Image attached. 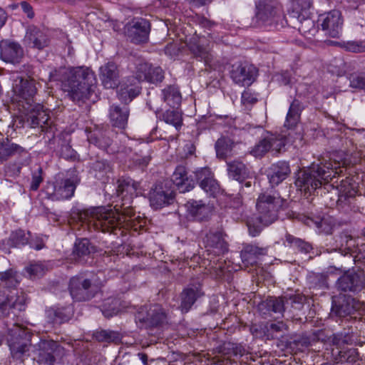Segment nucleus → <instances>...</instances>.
Listing matches in <instances>:
<instances>
[{
    "mask_svg": "<svg viewBox=\"0 0 365 365\" xmlns=\"http://www.w3.org/2000/svg\"><path fill=\"white\" fill-rule=\"evenodd\" d=\"M195 176L200 187L210 196H215L219 192L220 187L214 175L208 168H202L195 173Z\"/></svg>",
    "mask_w": 365,
    "mask_h": 365,
    "instance_id": "obj_24",
    "label": "nucleus"
},
{
    "mask_svg": "<svg viewBox=\"0 0 365 365\" xmlns=\"http://www.w3.org/2000/svg\"><path fill=\"white\" fill-rule=\"evenodd\" d=\"M81 181L74 173L66 176L58 174L53 182H48L44 187L47 197L51 200H63L72 197Z\"/></svg>",
    "mask_w": 365,
    "mask_h": 365,
    "instance_id": "obj_7",
    "label": "nucleus"
},
{
    "mask_svg": "<svg viewBox=\"0 0 365 365\" xmlns=\"http://www.w3.org/2000/svg\"><path fill=\"white\" fill-rule=\"evenodd\" d=\"M332 354L335 355V361L336 363H349L353 364L359 359V354L356 349H348L339 350L337 348L336 351L332 350Z\"/></svg>",
    "mask_w": 365,
    "mask_h": 365,
    "instance_id": "obj_45",
    "label": "nucleus"
},
{
    "mask_svg": "<svg viewBox=\"0 0 365 365\" xmlns=\"http://www.w3.org/2000/svg\"><path fill=\"white\" fill-rule=\"evenodd\" d=\"M150 159L151 157L150 155L148 149L147 153L145 154L143 153V150H140V153H135L132 157L133 162L140 168L146 167L148 165Z\"/></svg>",
    "mask_w": 365,
    "mask_h": 365,
    "instance_id": "obj_63",
    "label": "nucleus"
},
{
    "mask_svg": "<svg viewBox=\"0 0 365 365\" xmlns=\"http://www.w3.org/2000/svg\"><path fill=\"white\" fill-rule=\"evenodd\" d=\"M270 143L271 141L269 138V135H267L259 140V142L252 148L250 153L256 158H261L268 151L271 150Z\"/></svg>",
    "mask_w": 365,
    "mask_h": 365,
    "instance_id": "obj_50",
    "label": "nucleus"
},
{
    "mask_svg": "<svg viewBox=\"0 0 365 365\" xmlns=\"http://www.w3.org/2000/svg\"><path fill=\"white\" fill-rule=\"evenodd\" d=\"M256 76L257 68L247 63L233 65L230 72L233 81L242 86L251 85Z\"/></svg>",
    "mask_w": 365,
    "mask_h": 365,
    "instance_id": "obj_19",
    "label": "nucleus"
},
{
    "mask_svg": "<svg viewBox=\"0 0 365 365\" xmlns=\"http://www.w3.org/2000/svg\"><path fill=\"white\" fill-rule=\"evenodd\" d=\"M204 243L207 252H212L216 255H223L228 250L227 243L221 230H210L204 238Z\"/></svg>",
    "mask_w": 365,
    "mask_h": 365,
    "instance_id": "obj_23",
    "label": "nucleus"
},
{
    "mask_svg": "<svg viewBox=\"0 0 365 365\" xmlns=\"http://www.w3.org/2000/svg\"><path fill=\"white\" fill-rule=\"evenodd\" d=\"M90 143L103 150H107L111 145L112 140L106 130H95L88 136Z\"/></svg>",
    "mask_w": 365,
    "mask_h": 365,
    "instance_id": "obj_40",
    "label": "nucleus"
},
{
    "mask_svg": "<svg viewBox=\"0 0 365 365\" xmlns=\"http://www.w3.org/2000/svg\"><path fill=\"white\" fill-rule=\"evenodd\" d=\"M159 118L167 124L172 125L178 131L182 125V117L178 110L168 109L159 115Z\"/></svg>",
    "mask_w": 365,
    "mask_h": 365,
    "instance_id": "obj_44",
    "label": "nucleus"
},
{
    "mask_svg": "<svg viewBox=\"0 0 365 365\" xmlns=\"http://www.w3.org/2000/svg\"><path fill=\"white\" fill-rule=\"evenodd\" d=\"M135 321L141 328L155 327L167 323L168 316L161 305H146L139 309L135 314Z\"/></svg>",
    "mask_w": 365,
    "mask_h": 365,
    "instance_id": "obj_10",
    "label": "nucleus"
},
{
    "mask_svg": "<svg viewBox=\"0 0 365 365\" xmlns=\"http://www.w3.org/2000/svg\"><path fill=\"white\" fill-rule=\"evenodd\" d=\"M269 138L271 141V150L276 153H280L286 145V138L283 137H278L272 134L269 135Z\"/></svg>",
    "mask_w": 365,
    "mask_h": 365,
    "instance_id": "obj_62",
    "label": "nucleus"
},
{
    "mask_svg": "<svg viewBox=\"0 0 365 365\" xmlns=\"http://www.w3.org/2000/svg\"><path fill=\"white\" fill-rule=\"evenodd\" d=\"M150 65V63L145 61H140L136 64L135 76L137 80L148 82Z\"/></svg>",
    "mask_w": 365,
    "mask_h": 365,
    "instance_id": "obj_56",
    "label": "nucleus"
},
{
    "mask_svg": "<svg viewBox=\"0 0 365 365\" xmlns=\"http://www.w3.org/2000/svg\"><path fill=\"white\" fill-rule=\"evenodd\" d=\"M93 275L81 274L70 279L68 289L73 300L86 302L95 296L97 287L93 282Z\"/></svg>",
    "mask_w": 365,
    "mask_h": 365,
    "instance_id": "obj_9",
    "label": "nucleus"
},
{
    "mask_svg": "<svg viewBox=\"0 0 365 365\" xmlns=\"http://www.w3.org/2000/svg\"><path fill=\"white\" fill-rule=\"evenodd\" d=\"M217 354L216 358L217 363L224 362L225 361L230 363H235V360L232 357H241L246 353V350L242 345L231 341H225L222 344L217 346L215 349Z\"/></svg>",
    "mask_w": 365,
    "mask_h": 365,
    "instance_id": "obj_20",
    "label": "nucleus"
},
{
    "mask_svg": "<svg viewBox=\"0 0 365 365\" xmlns=\"http://www.w3.org/2000/svg\"><path fill=\"white\" fill-rule=\"evenodd\" d=\"M234 142L228 138H219L215 145L217 157L220 159H225L232 154Z\"/></svg>",
    "mask_w": 365,
    "mask_h": 365,
    "instance_id": "obj_47",
    "label": "nucleus"
},
{
    "mask_svg": "<svg viewBox=\"0 0 365 365\" xmlns=\"http://www.w3.org/2000/svg\"><path fill=\"white\" fill-rule=\"evenodd\" d=\"M58 348V344L53 340H41L32 350V359L38 365H54Z\"/></svg>",
    "mask_w": 365,
    "mask_h": 365,
    "instance_id": "obj_12",
    "label": "nucleus"
},
{
    "mask_svg": "<svg viewBox=\"0 0 365 365\" xmlns=\"http://www.w3.org/2000/svg\"><path fill=\"white\" fill-rule=\"evenodd\" d=\"M205 37L194 35L190 38L187 46L196 58L203 61L205 66L211 69H215L214 57L210 51V44L205 45Z\"/></svg>",
    "mask_w": 365,
    "mask_h": 365,
    "instance_id": "obj_16",
    "label": "nucleus"
},
{
    "mask_svg": "<svg viewBox=\"0 0 365 365\" xmlns=\"http://www.w3.org/2000/svg\"><path fill=\"white\" fill-rule=\"evenodd\" d=\"M23 298L15 294H6L0 292V317H6L10 311L17 309L22 311L24 309Z\"/></svg>",
    "mask_w": 365,
    "mask_h": 365,
    "instance_id": "obj_27",
    "label": "nucleus"
},
{
    "mask_svg": "<svg viewBox=\"0 0 365 365\" xmlns=\"http://www.w3.org/2000/svg\"><path fill=\"white\" fill-rule=\"evenodd\" d=\"M118 195H122L123 206L122 213L117 210L107 209L105 207H91L81 211L78 217L83 222L92 225L97 230L103 232H112L119 227L126 217H132L135 213L130 206H125L126 200H130L133 196L137 195V190L140 185L129 177H122L118 180Z\"/></svg>",
    "mask_w": 365,
    "mask_h": 365,
    "instance_id": "obj_1",
    "label": "nucleus"
},
{
    "mask_svg": "<svg viewBox=\"0 0 365 365\" xmlns=\"http://www.w3.org/2000/svg\"><path fill=\"white\" fill-rule=\"evenodd\" d=\"M304 108L303 103L299 99H294L290 103L284 125V127L288 129L294 128L300 120L301 113Z\"/></svg>",
    "mask_w": 365,
    "mask_h": 365,
    "instance_id": "obj_34",
    "label": "nucleus"
},
{
    "mask_svg": "<svg viewBox=\"0 0 365 365\" xmlns=\"http://www.w3.org/2000/svg\"><path fill=\"white\" fill-rule=\"evenodd\" d=\"M227 173L230 178L240 182L248 178L250 175V169L240 160H232L227 163Z\"/></svg>",
    "mask_w": 365,
    "mask_h": 365,
    "instance_id": "obj_35",
    "label": "nucleus"
},
{
    "mask_svg": "<svg viewBox=\"0 0 365 365\" xmlns=\"http://www.w3.org/2000/svg\"><path fill=\"white\" fill-rule=\"evenodd\" d=\"M36 81L34 79H24V77H17L13 83L12 100L16 102L19 112L23 120L31 128L48 124L50 118L43 110V106L35 103L34 96L36 93Z\"/></svg>",
    "mask_w": 365,
    "mask_h": 365,
    "instance_id": "obj_2",
    "label": "nucleus"
},
{
    "mask_svg": "<svg viewBox=\"0 0 365 365\" xmlns=\"http://www.w3.org/2000/svg\"><path fill=\"white\" fill-rule=\"evenodd\" d=\"M26 40L30 46L37 49H42L48 44L47 35L35 26H31L28 29Z\"/></svg>",
    "mask_w": 365,
    "mask_h": 365,
    "instance_id": "obj_31",
    "label": "nucleus"
},
{
    "mask_svg": "<svg viewBox=\"0 0 365 365\" xmlns=\"http://www.w3.org/2000/svg\"><path fill=\"white\" fill-rule=\"evenodd\" d=\"M73 313L71 307L51 308L47 310V317L53 324H61L69 320Z\"/></svg>",
    "mask_w": 365,
    "mask_h": 365,
    "instance_id": "obj_38",
    "label": "nucleus"
},
{
    "mask_svg": "<svg viewBox=\"0 0 365 365\" xmlns=\"http://www.w3.org/2000/svg\"><path fill=\"white\" fill-rule=\"evenodd\" d=\"M311 287L314 288L327 289V275L323 273H310L307 277Z\"/></svg>",
    "mask_w": 365,
    "mask_h": 365,
    "instance_id": "obj_53",
    "label": "nucleus"
},
{
    "mask_svg": "<svg viewBox=\"0 0 365 365\" xmlns=\"http://www.w3.org/2000/svg\"><path fill=\"white\" fill-rule=\"evenodd\" d=\"M42 175L43 170L40 166H37L35 170H32L31 181L29 187L30 190L36 191L39 188L40 185L43 180Z\"/></svg>",
    "mask_w": 365,
    "mask_h": 365,
    "instance_id": "obj_60",
    "label": "nucleus"
},
{
    "mask_svg": "<svg viewBox=\"0 0 365 365\" xmlns=\"http://www.w3.org/2000/svg\"><path fill=\"white\" fill-rule=\"evenodd\" d=\"M21 153H26L24 148L11 143L8 139L0 142V162L6 160L13 155Z\"/></svg>",
    "mask_w": 365,
    "mask_h": 365,
    "instance_id": "obj_42",
    "label": "nucleus"
},
{
    "mask_svg": "<svg viewBox=\"0 0 365 365\" xmlns=\"http://www.w3.org/2000/svg\"><path fill=\"white\" fill-rule=\"evenodd\" d=\"M24 57V50L21 45L9 40L0 41V58L6 63L17 64Z\"/></svg>",
    "mask_w": 365,
    "mask_h": 365,
    "instance_id": "obj_22",
    "label": "nucleus"
},
{
    "mask_svg": "<svg viewBox=\"0 0 365 365\" xmlns=\"http://www.w3.org/2000/svg\"><path fill=\"white\" fill-rule=\"evenodd\" d=\"M30 336L29 333L17 324L8 328L7 343L14 358L21 359L29 350Z\"/></svg>",
    "mask_w": 365,
    "mask_h": 365,
    "instance_id": "obj_11",
    "label": "nucleus"
},
{
    "mask_svg": "<svg viewBox=\"0 0 365 365\" xmlns=\"http://www.w3.org/2000/svg\"><path fill=\"white\" fill-rule=\"evenodd\" d=\"M267 254V247H261L252 244L244 245L241 251V258L244 262L250 264L257 263V260Z\"/></svg>",
    "mask_w": 365,
    "mask_h": 365,
    "instance_id": "obj_33",
    "label": "nucleus"
},
{
    "mask_svg": "<svg viewBox=\"0 0 365 365\" xmlns=\"http://www.w3.org/2000/svg\"><path fill=\"white\" fill-rule=\"evenodd\" d=\"M349 81L350 87L365 90V72L351 74L349 77Z\"/></svg>",
    "mask_w": 365,
    "mask_h": 365,
    "instance_id": "obj_59",
    "label": "nucleus"
},
{
    "mask_svg": "<svg viewBox=\"0 0 365 365\" xmlns=\"http://www.w3.org/2000/svg\"><path fill=\"white\" fill-rule=\"evenodd\" d=\"M93 337L101 342L115 344L120 343L122 339L120 332L106 329L96 330L93 333Z\"/></svg>",
    "mask_w": 365,
    "mask_h": 365,
    "instance_id": "obj_48",
    "label": "nucleus"
},
{
    "mask_svg": "<svg viewBox=\"0 0 365 365\" xmlns=\"http://www.w3.org/2000/svg\"><path fill=\"white\" fill-rule=\"evenodd\" d=\"M49 81H61L62 89L78 101L89 99L97 84L94 72L83 66L54 69L49 73Z\"/></svg>",
    "mask_w": 365,
    "mask_h": 365,
    "instance_id": "obj_3",
    "label": "nucleus"
},
{
    "mask_svg": "<svg viewBox=\"0 0 365 365\" xmlns=\"http://www.w3.org/2000/svg\"><path fill=\"white\" fill-rule=\"evenodd\" d=\"M92 172L97 180L105 183L108 180V175L112 172V167L108 160H98L93 163Z\"/></svg>",
    "mask_w": 365,
    "mask_h": 365,
    "instance_id": "obj_37",
    "label": "nucleus"
},
{
    "mask_svg": "<svg viewBox=\"0 0 365 365\" xmlns=\"http://www.w3.org/2000/svg\"><path fill=\"white\" fill-rule=\"evenodd\" d=\"M335 287L338 291L359 293L365 287V275L354 271L346 272L336 280Z\"/></svg>",
    "mask_w": 365,
    "mask_h": 365,
    "instance_id": "obj_15",
    "label": "nucleus"
},
{
    "mask_svg": "<svg viewBox=\"0 0 365 365\" xmlns=\"http://www.w3.org/2000/svg\"><path fill=\"white\" fill-rule=\"evenodd\" d=\"M290 346L293 349L303 351L304 349L308 348L309 346H313L314 344L311 334H309L303 335L298 339H294L291 342Z\"/></svg>",
    "mask_w": 365,
    "mask_h": 365,
    "instance_id": "obj_55",
    "label": "nucleus"
},
{
    "mask_svg": "<svg viewBox=\"0 0 365 365\" xmlns=\"http://www.w3.org/2000/svg\"><path fill=\"white\" fill-rule=\"evenodd\" d=\"M173 199V191L163 183L155 185L149 192L150 204L155 210L170 205Z\"/></svg>",
    "mask_w": 365,
    "mask_h": 365,
    "instance_id": "obj_21",
    "label": "nucleus"
},
{
    "mask_svg": "<svg viewBox=\"0 0 365 365\" xmlns=\"http://www.w3.org/2000/svg\"><path fill=\"white\" fill-rule=\"evenodd\" d=\"M285 237L286 242L289 245L297 249L302 252L307 254L312 249V247L309 243L302 240V239L297 238L290 234H287Z\"/></svg>",
    "mask_w": 365,
    "mask_h": 365,
    "instance_id": "obj_52",
    "label": "nucleus"
},
{
    "mask_svg": "<svg viewBox=\"0 0 365 365\" xmlns=\"http://www.w3.org/2000/svg\"><path fill=\"white\" fill-rule=\"evenodd\" d=\"M129 116V110L128 107H119L118 106H111L110 108L109 117L112 125L119 128H125Z\"/></svg>",
    "mask_w": 365,
    "mask_h": 365,
    "instance_id": "obj_36",
    "label": "nucleus"
},
{
    "mask_svg": "<svg viewBox=\"0 0 365 365\" xmlns=\"http://www.w3.org/2000/svg\"><path fill=\"white\" fill-rule=\"evenodd\" d=\"M284 306L283 298H282V297H272L261 302L258 305V309L263 317L267 318V316H271L272 313L283 316V313L284 312Z\"/></svg>",
    "mask_w": 365,
    "mask_h": 365,
    "instance_id": "obj_30",
    "label": "nucleus"
},
{
    "mask_svg": "<svg viewBox=\"0 0 365 365\" xmlns=\"http://www.w3.org/2000/svg\"><path fill=\"white\" fill-rule=\"evenodd\" d=\"M140 90L141 88L138 86H121L118 91V96L121 101L127 103L138 96Z\"/></svg>",
    "mask_w": 365,
    "mask_h": 365,
    "instance_id": "obj_49",
    "label": "nucleus"
},
{
    "mask_svg": "<svg viewBox=\"0 0 365 365\" xmlns=\"http://www.w3.org/2000/svg\"><path fill=\"white\" fill-rule=\"evenodd\" d=\"M286 200L281 197L279 193L264 192L259 195L256 207L258 220L263 225L268 226L278 218V213L283 209Z\"/></svg>",
    "mask_w": 365,
    "mask_h": 365,
    "instance_id": "obj_6",
    "label": "nucleus"
},
{
    "mask_svg": "<svg viewBox=\"0 0 365 365\" xmlns=\"http://www.w3.org/2000/svg\"><path fill=\"white\" fill-rule=\"evenodd\" d=\"M344 48L346 51L353 53H361L365 51V41H350L344 43Z\"/></svg>",
    "mask_w": 365,
    "mask_h": 365,
    "instance_id": "obj_64",
    "label": "nucleus"
},
{
    "mask_svg": "<svg viewBox=\"0 0 365 365\" xmlns=\"http://www.w3.org/2000/svg\"><path fill=\"white\" fill-rule=\"evenodd\" d=\"M150 25L148 20L135 18L126 26V34L136 44L145 43L148 40Z\"/></svg>",
    "mask_w": 365,
    "mask_h": 365,
    "instance_id": "obj_17",
    "label": "nucleus"
},
{
    "mask_svg": "<svg viewBox=\"0 0 365 365\" xmlns=\"http://www.w3.org/2000/svg\"><path fill=\"white\" fill-rule=\"evenodd\" d=\"M162 99L169 106L174 108L180 104L182 96L177 87L168 86L162 90Z\"/></svg>",
    "mask_w": 365,
    "mask_h": 365,
    "instance_id": "obj_41",
    "label": "nucleus"
},
{
    "mask_svg": "<svg viewBox=\"0 0 365 365\" xmlns=\"http://www.w3.org/2000/svg\"><path fill=\"white\" fill-rule=\"evenodd\" d=\"M305 224L314 227L319 233L331 234L334 226V221L330 216L307 217Z\"/></svg>",
    "mask_w": 365,
    "mask_h": 365,
    "instance_id": "obj_32",
    "label": "nucleus"
},
{
    "mask_svg": "<svg viewBox=\"0 0 365 365\" xmlns=\"http://www.w3.org/2000/svg\"><path fill=\"white\" fill-rule=\"evenodd\" d=\"M204 293L202 292L200 284H190L185 287L180 294V308L182 312H187L195 302L201 297Z\"/></svg>",
    "mask_w": 365,
    "mask_h": 365,
    "instance_id": "obj_26",
    "label": "nucleus"
},
{
    "mask_svg": "<svg viewBox=\"0 0 365 365\" xmlns=\"http://www.w3.org/2000/svg\"><path fill=\"white\" fill-rule=\"evenodd\" d=\"M149 76L148 78V83L157 84L161 83L164 79V71L159 66H153L150 65Z\"/></svg>",
    "mask_w": 365,
    "mask_h": 365,
    "instance_id": "obj_57",
    "label": "nucleus"
},
{
    "mask_svg": "<svg viewBox=\"0 0 365 365\" xmlns=\"http://www.w3.org/2000/svg\"><path fill=\"white\" fill-rule=\"evenodd\" d=\"M99 77L106 88H115L119 84V71L117 65L108 62L100 67Z\"/></svg>",
    "mask_w": 365,
    "mask_h": 365,
    "instance_id": "obj_25",
    "label": "nucleus"
},
{
    "mask_svg": "<svg viewBox=\"0 0 365 365\" xmlns=\"http://www.w3.org/2000/svg\"><path fill=\"white\" fill-rule=\"evenodd\" d=\"M30 236L29 232H25L21 229L13 231L7 239V245L11 247L20 248L29 243Z\"/></svg>",
    "mask_w": 365,
    "mask_h": 365,
    "instance_id": "obj_43",
    "label": "nucleus"
},
{
    "mask_svg": "<svg viewBox=\"0 0 365 365\" xmlns=\"http://www.w3.org/2000/svg\"><path fill=\"white\" fill-rule=\"evenodd\" d=\"M120 301L117 299L109 298L102 305V313L106 318L112 317L120 312Z\"/></svg>",
    "mask_w": 365,
    "mask_h": 365,
    "instance_id": "obj_51",
    "label": "nucleus"
},
{
    "mask_svg": "<svg viewBox=\"0 0 365 365\" xmlns=\"http://www.w3.org/2000/svg\"><path fill=\"white\" fill-rule=\"evenodd\" d=\"M290 173L289 165L287 162L279 161L272 164L267 170V178L272 186L282 182Z\"/></svg>",
    "mask_w": 365,
    "mask_h": 365,
    "instance_id": "obj_29",
    "label": "nucleus"
},
{
    "mask_svg": "<svg viewBox=\"0 0 365 365\" xmlns=\"http://www.w3.org/2000/svg\"><path fill=\"white\" fill-rule=\"evenodd\" d=\"M16 279L14 272L12 269H9L3 272H0V284L11 287L15 286Z\"/></svg>",
    "mask_w": 365,
    "mask_h": 365,
    "instance_id": "obj_61",
    "label": "nucleus"
},
{
    "mask_svg": "<svg viewBox=\"0 0 365 365\" xmlns=\"http://www.w3.org/2000/svg\"><path fill=\"white\" fill-rule=\"evenodd\" d=\"M255 19L259 26L276 29L289 25V20L284 16L277 0H259L256 3Z\"/></svg>",
    "mask_w": 365,
    "mask_h": 365,
    "instance_id": "obj_5",
    "label": "nucleus"
},
{
    "mask_svg": "<svg viewBox=\"0 0 365 365\" xmlns=\"http://www.w3.org/2000/svg\"><path fill=\"white\" fill-rule=\"evenodd\" d=\"M287 327L283 322H277V323H272L267 327V336L271 338H279L282 336L287 330Z\"/></svg>",
    "mask_w": 365,
    "mask_h": 365,
    "instance_id": "obj_54",
    "label": "nucleus"
},
{
    "mask_svg": "<svg viewBox=\"0 0 365 365\" xmlns=\"http://www.w3.org/2000/svg\"><path fill=\"white\" fill-rule=\"evenodd\" d=\"M94 252V246L91 245L88 239L83 238L76 240L73 254L75 256L76 259L80 260L81 257L87 256Z\"/></svg>",
    "mask_w": 365,
    "mask_h": 365,
    "instance_id": "obj_46",
    "label": "nucleus"
},
{
    "mask_svg": "<svg viewBox=\"0 0 365 365\" xmlns=\"http://www.w3.org/2000/svg\"><path fill=\"white\" fill-rule=\"evenodd\" d=\"M187 211L194 220L202 221L208 216L209 208L201 201L192 200L187 203Z\"/></svg>",
    "mask_w": 365,
    "mask_h": 365,
    "instance_id": "obj_39",
    "label": "nucleus"
},
{
    "mask_svg": "<svg viewBox=\"0 0 365 365\" xmlns=\"http://www.w3.org/2000/svg\"><path fill=\"white\" fill-rule=\"evenodd\" d=\"M172 181L179 192L182 193L191 190L195 185L194 180L187 176L186 168L183 165L176 167L172 175Z\"/></svg>",
    "mask_w": 365,
    "mask_h": 365,
    "instance_id": "obj_28",
    "label": "nucleus"
},
{
    "mask_svg": "<svg viewBox=\"0 0 365 365\" xmlns=\"http://www.w3.org/2000/svg\"><path fill=\"white\" fill-rule=\"evenodd\" d=\"M312 6V0H292L288 9L289 25L298 26L299 32L306 34L310 31L308 28L314 26L313 21L307 17V12Z\"/></svg>",
    "mask_w": 365,
    "mask_h": 365,
    "instance_id": "obj_8",
    "label": "nucleus"
},
{
    "mask_svg": "<svg viewBox=\"0 0 365 365\" xmlns=\"http://www.w3.org/2000/svg\"><path fill=\"white\" fill-rule=\"evenodd\" d=\"M26 273L31 279L42 277L46 272L45 267L41 263L31 264L25 268Z\"/></svg>",
    "mask_w": 365,
    "mask_h": 365,
    "instance_id": "obj_58",
    "label": "nucleus"
},
{
    "mask_svg": "<svg viewBox=\"0 0 365 365\" xmlns=\"http://www.w3.org/2000/svg\"><path fill=\"white\" fill-rule=\"evenodd\" d=\"M341 172L339 168V163L319 160L318 163H313L307 170L299 174L295 184L300 190L311 194L322 186H324V188L326 186L334 187L333 185L329 183Z\"/></svg>",
    "mask_w": 365,
    "mask_h": 365,
    "instance_id": "obj_4",
    "label": "nucleus"
},
{
    "mask_svg": "<svg viewBox=\"0 0 365 365\" xmlns=\"http://www.w3.org/2000/svg\"><path fill=\"white\" fill-rule=\"evenodd\" d=\"M336 187L338 195L337 206L339 209H343L347 212L351 200L357 192L356 184L352 178L347 177L341 180L340 184L337 185Z\"/></svg>",
    "mask_w": 365,
    "mask_h": 365,
    "instance_id": "obj_18",
    "label": "nucleus"
},
{
    "mask_svg": "<svg viewBox=\"0 0 365 365\" xmlns=\"http://www.w3.org/2000/svg\"><path fill=\"white\" fill-rule=\"evenodd\" d=\"M318 22L325 34L331 38H338L341 33L344 19L340 11L331 10L321 14Z\"/></svg>",
    "mask_w": 365,
    "mask_h": 365,
    "instance_id": "obj_14",
    "label": "nucleus"
},
{
    "mask_svg": "<svg viewBox=\"0 0 365 365\" xmlns=\"http://www.w3.org/2000/svg\"><path fill=\"white\" fill-rule=\"evenodd\" d=\"M362 306V302L351 296L339 294L332 298L331 312L339 317H345L361 309Z\"/></svg>",
    "mask_w": 365,
    "mask_h": 365,
    "instance_id": "obj_13",
    "label": "nucleus"
}]
</instances>
